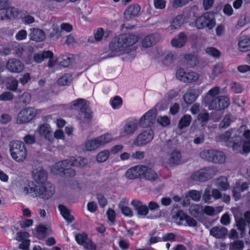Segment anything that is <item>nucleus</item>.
Here are the masks:
<instances>
[{
	"mask_svg": "<svg viewBox=\"0 0 250 250\" xmlns=\"http://www.w3.org/2000/svg\"><path fill=\"white\" fill-rule=\"evenodd\" d=\"M187 4L186 0H172L171 1V5L173 9L181 7Z\"/></svg>",
	"mask_w": 250,
	"mask_h": 250,
	"instance_id": "obj_58",
	"label": "nucleus"
},
{
	"mask_svg": "<svg viewBox=\"0 0 250 250\" xmlns=\"http://www.w3.org/2000/svg\"><path fill=\"white\" fill-rule=\"evenodd\" d=\"M216 22L213 13L206 12L203 15L197 18L195 25L198 29L205 27L208 29H212L215 25Z\"/></svg>",
	"mask_w": 250,
	"mask_h": 250,
	"instance_id": "obj_5",
	"label": "nucleus"
},
{
	"mask_svg": "<svg viewBox=\"0 0 250 250\" xmlns=\"http://www.w3.org/2000/svg\"><path fill=\"white\" fill-rule=\"evenodd\" d=\"M138 127V124L136 121H129L124 126V131L127 134H132Z\"/></svg>",
	"mask_w": 250,
	"mask_h": 250,
	"instance_id": "obj_39",
	"label": "nucleus"
},
{
	"mask_svg": "<svg viewBox=\"0 0 250 250\" xmlns=\"http://www.w3.org/2000/svg\"><path fill=\"white\" fill-rule=\"evenodd\" d=\"M118 37L124 48L133 45L138 41V36L131 34H123Z\"/></svg>",
	"mask_w": 250,
	"mask_h": 250,
	"instance_id": "obj_15",
	"label": "nucleus"
},
{
	"mask_svg": "<svg viewBox=\"0 0 250 250\" xmlns=\"http://www.w3.org/2000/svg\"><path fill=\"white\" fill-rule=\"evenodd\" d=\"M59 209L63 217L67 221L68 223H71L74 220V217L70 213L68 208L64 205H59Z\"/></svg>",
	"mask_w": 250,
	"mask_h": 250,
	"instance_id": "obj_33",
	"label": "nucleus"
},
{
	"mask_svg": "<svg viewBox=\"0 0 250 250\" xmlns=\"http://www.w3.org/2000/svg\"><path fill=\"white\" fill-rule=\"evenodd\" d=\"M215 185L218 188L222 190H226L229 187L228 179L225 176H221L218 178Z\"/></svg>",
	"mask_w": 250,
	"mask_h": 250,
	"instance_id": "obj_37",
	"label": "nucleus"
},
{
	"mask_svg": "<svg viewBox=\"0 0 250 250\" xmlns=\"http://www.w3.org/2000/svg\"><path fill=\"white\" fill-rule=\"evenodd\" d=\"M143 166L138 165L131 167L125 172V177L129 179L143 178Z\"/></svg>",
	"mask_w": 250,
	"mask_h": 250,
	"instance_id": "obj_14",
	"label": "nucleus"
},
{
	"mask_svg": "<svg viewBox=\"0 0 250 250\" xmlns=\"http://www.w3.org/2000/svg\"><path fill=\"white\" fill-rule=\"evenodd\" d=\"M207 53L213 57L219 58L221 55L220 52L213 47H207L206 49Z\"/></svg>",
	"mask_w": 250,
	"mask_h": 250,
	"instance_id": "obj_57",
	"label": "nucleus"
},
{
	"mask_svg": "<svg viewBox=\"0 0 250 250\" xmlns=\"http://www.w3.org/2000/svg\"><path fill=\"white\" fill-rule=\"evenodd\" d=\"M184 59L186 64L189 67L195 66L198 62L197 57L192 54H186L185 55Z\"/></svg>",
	"mask_w": 250,
	"mask_h": 250,
	"instance_id": "obj_38",
	"label": "nucleus"
},
{
	"mask_svg": "<svg viewBox=\"0 0 250 250\" xmlns=\"http://www.w3.org/2000/svg\"><path fill=\"white\" fill-rule=\"evenodd\" d=\"M210 234L217 239L224 238L228 233V229L223 227H214L210 230Z\"/></svg>",
	"mask_w": 250,
	"mask_h": 250,
	"instance_id": "obj_22",
	"label": "nucleus"
},
{
	"mask_svg": "<svg viewBox=\"0 0 250 250\" xmlns=\"http://www.w3.org/2000/svg\"><path fill=\"white\" fill-rule=\"evenodd\" d=\"M18 15V13L15 8H1L0 10V20H4L11 18H15Z\"/></svg>",
	"mask_w": 250,
	"mask_h": 250,
	"instance_id": "obj_20",
	"label": "nucleus"
},
{
	"mask_svg": "<svg viewBox=\"0 0 250 250\" xmlns=\"http://www.w3.org/2000/svg\"><path fill=\"white\" fill-rule=\"evenodd\" d=\"M215 139L217 142L225 143L227 146L232 147L236 152L241 149L243 139L240 136L234 133V129H229L221 135L216 136Z\"/></svg>",
	"mask_w": 250,
	"mask_h": 250,
	"instance_id": "obj_1",
	"label": "nucleus"
},
{
	"mask_svg": "<svg viewBox=\"0 0 250 250\" xmlns=\"http://www.w3.org/2000/svg\"><path fill=\"white\" fill-rule=\"evenodd\" d=\"M31 99V95L28 92H24L19 97L17 103L19 102L23 106H24L30 103Z\"/></svg>",
	"mask_w": 250,
	"mask_h": 250,
	"instance_id": "obj_41",
	"label": "nucleus"
},
{
	"mask_svg": "<svg viewBox=\"0 0 250 250\" xmlns=\"http://www.w3.org/2000/svg\"><path fill=\"white\" fill-rule=\"evenodd\" d=\"M175 147V144L171 140H168L163 146V150L166 152H169Z\"/></svg>",
	"mask_w": 250,
	"mask_h": 250,
	"instance_id": "obj_60",
	"label": "nucleus"
},
{
	"mask_svg": "<svg viewBox=\"0 0 250 250\" xmlns=\"http://www.w3.org/2000/svg\"><path fill=\"white\" fill-rule=\"evenodd\" d=\"M122 99L119 96H115L111 102L112 107L114 109H116L119 106L122 105Z\"/></svg>",
	"mask_w": 250,
	"mask_h": 250,
	"instance_id": "obj_62",
	"label": "nucleus"
},
{
	"mask_svg": "<svg viewBox=\"0 0 250 250\" xmlns=\"http://www.w3.org/2000/svg\"><path fill=\"white\" fill-rule=\"evenodd\" d=\"M141 10V7L138 4L129 5L125 9L124 17L126 20L129 21L139 15Z\"/></svg>",
	"mask_w": 250,
	"mask_h": 250,
	"instance_id": "obj_16",
	"label": "nucleus"
},
{
	"mask_svg": "<svg viewBox=\"0 0 250 250\" xmlns=\"http://www.w3.org/2000/svg\"><path fill=\"white\" fill-rule=\"evenodd\" d=\"M160 38V36L158 34H152L146 36L142 40V46L146 48L149 47L157 42Z\"/></svg>",
	"mask_w": 250,
	"mask_h": 250,
	"instance_id": "obj_19",
	"label": "nucleus"
},
{
	"mask_svg": "<svg viewBox=\"0 0 250 250\" xmlns=\"http://www.w3.org/2000/svg\"><path fill=\"white\" fill-rule=\"evenodd\" d=\"M97 198L101 207L104 208L107 205V200L102 193L97 194Z\"/></svg>",
	"mask_w": 250,
	"mask_h": 250,
	"instance_id": "obj_61",
	"label": "nucleus"
},
{
	"mask_svg": "<svg viewBox=\"0 0 250 250\" xmlns=\"http://www.w3.org/2000/svg\"><path fill=\"white\" fill-rule=\"evenodd\" d=\"M52 31L49 33V37L51 38H55L57 39L62 36V31L59 28V26L56 24L52 25Z\"/></svg>",
	"mask_w": 250,
	"mask_h": 250,
	"instance_id": "obj_40",
	"label": "nucleus"
},
{
	"mask_svg": "<svg viewBox=\"0 0 250 250\" xmlns=\"http://www.w3.org/2000/svg\"><path fill=\"white\" fill-rule=\"evenodd\" d=\"M38 131L39 134L41 136H44L46 139L50 141L53 139L50 127L47 124H44L41 125L39 128Z\"/></svg>",
	"mask_w": 250,
	"mask_h": 250,
	"instance_id": "obj_26",
	"label": "nucleus"
},
{
	"mask_svg": "<svg viewBox=\"0 0 250 250\" xmlns=\"http://www.w3.org/2000/svg\"><path fill=\"white\" fill-rule=\"evenodd\" d=\"M119 37L114 38L113 41L109 45V50L111 51L106 57H103V59H105L116 56L117 53L123 50L124 48L120 42Z\"/></svg>",
	"mask_w": 250,
	"mask_h": 250,
	"instance_id": "obj_13",
	"label": "nucleus"
},
{
	"mask_svg": "<svg viewBox=\"0 0 250 250\" xmlns=\"http://www.w3.org/2000/svg\"><path fill=\"white\" fill-rule=\"evenodd\" d=\"M69 166L83 167L87 164V160L85 158L79 157L77 158L71 157L68 159Z\"/></svg>",
	"mask_w": 250,
	"mask_h": 250,
	"instance_id": "obj_29",
	"label": "nucleus"
},
{
	"mask_svg": "<svg viewBox=\"0 0 250 250\" xmlns=\"http://www.w3.org/2000/svg\"><path fill=\"white\" fill-rule=\"evenodd\" d=\"M187 38L184 32H181L178 35V39H173L171 41V45L176 48H181L184 46L187 42Z\"/></svg>",
	"mask_w": 250,
	"mask_h": 250,
	"instance_id": "obj_27",
	"label": "nucleus"
},
{
	"mask_svg": "<svg viewBox=\"0 0 250 250\" xmlns=\"http://www.w3.org/2000/svg\"><path fill=\"white\" fill-rule=\"evenodd\" d=\"M31 32L29 34L31 40L37 42H41L45 39V36L42 30L38 28H33L32 30L31 29Z\"/></svg>",
	"mask_w": 250,
	"mask_h": 250,
	"instance_id": "obj_25",
	"label": "nucleus"
},
{
	"mask_svg": "<svg viewBox=\"0 0 250 250\" xmlns=\"http://www.w3.org/2000/svg\"><path fill=\"white\" fill-rule=\"evenodd\" d=\"M212 169L210 168H204L193 173L191 179L199 182H205L212 177Z\"/></svg>",
	"mask_w": 250,
	"mask_h": 250,
	"instance_id": "obj_11",
	"label": "nucleus"
},
{
	"mask_svg": "<svg viewBox=\"0 0 250 250\" xmlns=\"http://www.w3.org/2000/svg\"><path fill=\"white\" fill-rule=\"evenodd\" d=\"M55 192V187L49 182L37 186L36 196L45 200L51 198Z\"/></svg>",
	"mask_w": 250,
	"mask_h": 250,
	"instance_id": "obj_7",
	"label": "nucleus"
},
{
	"mask_svg": "<svg viewBox=\"0 0 250 250\" xmlns=\"http://www.w3.org/2000/svg\"><path fill=\"white\" fill-rule=\"evenodd\" d=\"M239 49L242 52L250 50V39L247 37H242L238 43Z\"/></svg>",
	"mask_w": 250,
	"mask_h": 250,
	"instance_id": "obj_31",
	"label": "nucleus"
},
{
	"mask_svg": "<svg viewBox=\"0 0 250 250\" xmlns=\"http://www.w3.org/2000/svg\"><path fill=\"white\" fill-rule=\"evenodd\" d=\"M238 211L237 209L234 210L233 211L235 220L236 222V226L238 229L240 231L241 237H243L245 235V231L246 229V222L243 218H238L236 213Z\"/></svg>",
	"mask_w": 250,
	"mask_h": 250,
	"instance_id": "obj_24",
	"label": "nucleus"
},
{
	"mask_svg": "<svg viewBox=\"0 0 250 250\" xmlns=\"http://www.w3.org/2000/svg\"><path fill=\"white\" fill-rule=\"evenodd\" d=\"M109 152L108 150H104L99 153L96 157L98 162L103 163L105 162L108 158Z\"/></svg>",
	"mask_w": 250,
	"mask_h": 250,
	"instance_id": "obj_51",
	"label": "nucleus"
},
{
	"mask_svg": "<svg viewBox=\"0 0 250 250\" xmlns=\"http://www.w3.org/2000/svg\"><path fill=\"white\" fill-rule=\"evenodd\" d=\"M181 160V154L180 151L174 150L170 154L169 162L171 165H179Z\"/></svg>",
	"mask_w": 250,
	"mask_h": 250,
	"instance_id": "obj_35",
	"label": "nucleus"
},
{
	"mask_svg": "<svg viewBox=\"0 0 250 250\" xmlns=\"http://www.w3.org/2000/svg\"><path fill=\"white\" fill-rule=\"evenodd\" d=\"M75 240L79 244L84 246L87 240V235L85 233L77 234Z\"/></svg>",
	"mask_w": 250,
	"mask_h": 250,
	"instance_id": "obj_49",
	"label": "nucleus"
},
{
	"mask_svg": "<svg viewBox=\"0 0 250 250\" xmlns=\"http://www.w3.org/2000/svg\"><path fill=\"white\" fill-rule=\"evenodd\" d=\"M154 133L152 130H145L140 133L134 141V144L138 146H144L153 139Z\"/></svg>",
	"mask_w": 250,
	"mask_h": 250,
	"instance_id": "obj_9",
	"label": "nucleus"
},
{
	"mask_svg": "<svg viewBox=\"0 0 250 250\" xmlns=\"http://www.w3.org/2000/svg\"><path fill=\"white\" fill-rule=\"evenodd\" d=\"M53 53L51 51H44L42 53H36L33 57L34 61L37 62H41L44 59L53 57Z\"/></svg>",
	"mask_w": 250,
	"mask_h": 250,
	"instance_id": "obj_34",
	"label": "nucleus"
},
{
	"mask_svg": "<svg viewBox=\"0 0 250 250\" xmlns=\"http://www.w3.org/2000/svg\"><path fill=\"white\" fill-rule=\"evenodd\" d=\"M8 88L13 91L17 90V86L18 85V81L15 78H9L7 83Z\"/></svg>",
	"mask_w": 250,
	"mask_h": 250,
	"instance_id": "obj_53",
	"label": "nucleus"
},
{
	"mask_svg": "<svg viewBox=\"0 0 250 250\" xmlns=\"http://www.w3.org/2000/svg\"><path fill=\"white\" fill-rule=\"evenodd\" d=\"M203 103L209 110H221L227 108L230 104L229 98L226 96H219L212 99H203Z\"/></svg>",
	"mask_w": 250,
	"mask_h": 250,
	"instance_id": "obj_3",
	"label": "nucleus"
},
{
	"mask_svg": "<svg viewBox=\"0 0 250 250\" xmlns=\"http://www.w3.org/2000/svg\"><path fill=\"white\" fill-rule=\"evenodd\" d=\"M198 96L197 90L193 88H189L183 96L186 103L188 104H192Z\"/></svg>",
	"mask_w": 250,
	"mask_h": 250,
	"instance_id": "obj_21",
	"label": "nucleus"
},
{
	"mask_svg": "<svg viewBox=\"0 0 250 250\" xmlns=\"http://www.w3.org/2000/svg\"><path fill=\"white\" fill-rule=\"evenodd\" d=\"M89 106L87 102L83 99H79L73 102L71 104L70 108L74 109L76 107L80 109V112L85 109V107Z\"/></svg>",
	"mask_w": 250,
	"mask_h": 250,
	"instance_id": "obj_32",
	"label": "nucleus"
},
{
	"mask_svg": "<svg viewBox=\"0 0 250 250\" xmlns=\"http://www.w3.org/2000/svg\"><path fill=\"white\" fill-rule=\"evenodd\" d=\"M119 207L121 209L122 212L125 216L130 217L133 216V211L131 209L128 207L125 206L122 202L120 203Z\"/></svg>",
	"mask_w": 250,
	"mask_h": 250,
	"instance_id": "obj_56",
	"label": "nucleus"
},
{
	"mask_svg": "<svg viewBox=\"0 0 250 250\" xmlns=\"http://www.w3.org/2000/svg\"><path fill=\"white\" fill-rule=\"evenodd\" d=\"M187 72L182 68L178 69L176 72V78L182 82L186 83Z\"/></svg>",
	"mask_w": 250,
	"mask_h": 250,
	"instance_id": "obj_54",
	"label": "nucleus"
},
{
	"mask_svg": "<svg viewBox=\"0 0 250 250\" xmlns=\"http://www.w3.org/2000/svg\"><path fill=\"white\" fill-rule=\"evenodd\" d=\"M72 76L70 74H65L58 80V83L60 85H66L70 83L72 80Z\"/></svg>",
	"mask_w": 250,
	"mask_h": 250,
	"instance_id": "obj_45",
	"label": "nucleus"
},
{
	"mask_svg": "<svg viewBox=\"0 0 250 250\" xmlns=\"http://www.w3.org/2000/svg\"><path fill=\"white\" fill-rule=\"evenodd\" d=\"M62 61L61 62L60 64L65 67H69L71 65L75 60L74 55L67 54L62 56Z\"/></svg>",
	"mask_w": 250,
	"mask_h": 250,
	"instance_id": "obj_36",
	"label": "nucleus"
},
{
	"mask_svg": "<svg viewBox=\"0 0 250 250\" xmlns=\"http://www.w3.org/2000/svg\"><path fill=\"white\" fill-rule=\"evenodd\" d=\"M230 85L231 90L234 93H240L243 91V88L239 83H232Z\"/></svg>",
	"mask_w": 250,
	"mask_h": 250,
	"instance_id": "obj_59",
	"label": "nucleus"
},
{
	"mask_svg": "<svg viewBox=\"0 0 250 250\" xmlns=\"http://www.w3.org/2000/svg\"><path fill=\"white\" fill-rule=\"evenodd\" d=\"M143 178L150 181H155L158 178L157 174L151 168L143 166Z\"/></svg>",
	"mask_w": 250,
	"mask_h": 250,
	"instance_id": "obj_28",
	"label": "nucleus"
},
{
	"mask_svg": "<svg viewBox=\"0 0 250 250\" xmlns=\"http://www.w3.org/2000/svg\"><path fill=\"white\" fill-rule=\"evenodd\" d=\"M220 92V88L219 86H215L210 89L207 93L206 95L203 99H206L207 97L208 99H212L217 97Z\"/></svg>",
	"mask_w": 250,
	"mask_h": 250,
	"instance_id": "obj_46",
	"label": "nucleus"
},
{
	"mask_svg": "<svg viewBox=\"0 0 250 250\" xmlns=\"http://www.w3.org/2000/svg\"><path fill=\"white\" fill-rule=\"evenodd\" d=\"M200 77V75L194 71H190L187 72L186 83H192L197 81Z\"/></svg>",
	"mask_w": 250,
	"mask_h": 250,
	"instance_id": "obj_42",
	"label": "nucleus"
},
{
	"mask_svg": "<svg viewBox=\"0 0 250 250\" xmlns=\"http://www.w3.org/2000/svg\"><path fill=\"white\" fill-rule=\"evenodd\" d=\"M157 122L163 126H166L170 123V120L167 116L160 117L158 118Z\"/></svg>",
	"mask_w": 250,
	"mask_h": 250,
	"instance_id": "obj_64",
	"label": "nucleus"
},
{
	"mask_svg": "<svg viewBox=\"0 0 250 250\" xmlns=\"http://www.w3.org/2000/svg\"><path fill=\"white\" fill-rule=\"evenodd\" d=\"M33 176L34 180L39 185L47 183V174L46 172L41 168H36L33 172Z\"/></svg>",
	"mask_w": 250,
	"mask_h": 250,
	"instance_id": "obj_17",
	"label": "nucleus"
},
{
	"mask_svg": "<svg viewBox=\"0 0 250 250\" xmlns=\"http://www.w3.org/2000/svg\"><path fill=\"white\" fill-rule=\"evenodd\" d=\"M202 192L195 190H191L188 192V195L189 197L195 201L200 200Z\"/></svg>",
	"mask_w": 250,
	"mask_h": 250,
	"instance_id": "obj_55",
	"label": "nucleus"
},
{
	"mask_svg": "<svg viewBox=\"0 0 250 250\" xmlns=\"http://www.w3.org/2000/svg\"><path fill=\"white\" fill-rule=\"evenodd\" d=\"M9 151L12 158L17 162H22L26 158L27 150L23 142L15 140L9 144Z\"/></svg>",
	"mask_w": 250,
	"mask_h": 250,
	"instance_id": "obj_2",
	"label": "nucleus"
},
{
	"mask_svg": "<svg viewBox=\"0 0 250 250\" xmlns=\"http://www.w3.org/2000/svg\"><path fill=\"white\" fill-rule=\"evenodd\" d=\"M37 190V186H35L33 182H29L27 186L23 188V191L25 192V194L34 193L35 195Z\"/></svg>",
	"mask_w": 250,
	"mask_h": 250,
	"instance_id": "obj_50",
	"label": "nucleus"
},
{
	"mask_svg": "<svg viewBox=\"0 0 250 250\" xmlns=\"http://www.w3.org/2000/svg\"><path fill=\"white\" fill-rule=\"evenodd\" d=\"M244 243L242 240H235L229 244V250H243Z\"/></svg>",
	"mask_w": 250,
	"mask_h": 250,
	"instance_id": "obj_47",
	"label": "nucleus"
},
{
	"mask_svg": "<svg viewBox=\"0 0 250 250\" xmlns=\"http://www.w3.org/2000/svg\"><path fill=\"white\" fill-rule=\"evenodd\" d=\"M112 141L111 134L109 133L101 135L93 140H88L85 144V148L87 151H92L104 146Z\"/></svg>",
	"mask_w": 250,
	"mask_h": 250,
	"instance_id": "obj_4",
	"label": "nucleus"
},
{
	"mask_svg": "<svg viewBox=\"0 0 250 250\" xmlns=\"http://www.w3.org/2000/svg\"><path fill=\"white\" fill-rule=\"evenodd\" d=\"M81 115H83V118L89 123L92 118L93 112L91 111L89 106L85 107V109L80 112Z\"/></svg>",
	"mask_w": 250,
	"mask_h": 250,
	"instance_id": "obj_52",
	"label": "nucleus"
},
{
	"mask_svg": "<svg viewBox=\"0 0 250 250\" xmlns=\"http://www.w3.org/2000/svg\"><path fill=\"white\" fill-rule=\"evenodd\" d=\"M14 96L10 92H5L0 95V101H11L13 99Z\"/></svg>",
	"mask_w": 250,
	"mask_h": 250,
	"instance_id": "obj_63",
	"label": "nucleus"
},
{
	"mask_svg": "<svg viewBox=\"0 0 250 250\" xmlns=\"http://www.w3.org/2000/svg\"><path fill=\"white\" fill-rule=\"evenodd\" d=\"M156 110L151 109L146 113L140 119L139 124L142 127H148L156 121Z\"/></svg>",
	"mask_w": 250,
	"mask_h": 250,
	"instance_id": "obj_10",
	"label": "nucleus"
},
{
	"mask_svg": "<svg viewBox=\"0 0 250 250\" xmlns=\"http://www.w3.org/2000/svg\"><path fill=\"white\" fill-rule=\"evenodd\" d=\"M191 121V117L190 115H185L180 120L178 127L182 129L185 127L188 126Z\"/></svg>",
	"mask_w": 250,
	"mask_h": 250,
	"instance_id": "obj_44",
	"label": "nucleus"
},
{
	"mask_svg": "<svg viewBox=\"0 0 250 250\" xmlns=\"http://www.w3.org/2000/svg\"><path fill=\"white\" fill-rule=\"evenodd\" d=\"M131 204L134 207V209L137 211L138 215L140 216H146L148 213L147 206L143 205V203L138 200H133Z\"/></svg>",
	"mask_w": 250,
	"mask_h": 250,
	"instance_id": "obj_18",
	"label": "nucleus"
},
{
	"mask_svg": "<svg viewBox=\"0 0 250 250\" xmlns=\"http://www.w3.org/2000/svg\"><path fill=\"white\" fill-rule=\"evenodd\" d=\"M69 166L68 159L59 161L55 163L52 169V171L55 174L61 171H64V170Z\"/></svg>",
	"mask_w": 250,
	"mask_h": 250,
	"instance_id": "obj_30",
	"label": "nucleus"
},
{
	"mask_svg": "<svg viewBox=\"0 0 250 250\" xmlns=\"http://www.w3.org/2000/svg\"><path fill=\"white\" fill-rule=\"evenodd\" d=\"M176 54L170 52L167 54L162 60V63L166 66L170 65L176 60Z\"/></svg>",
	"mask_w": 250,
	"mask_h": 250,
	"instance_id": "obj_43",
	"label": "nucleus"
},
{
	"mask_svg": "<svg viewBox=\"0 0 250 250\" xmlns=\"http://www.w3.org/2000/svg\"><path fill=\"white\" fill-rule=\"evenodd\" d=\"M200 155L203 158L210 162L222 164L225 161L224 154L216 150H204L200 153Z\"/></svg>",
	"mask_w": 250,
	"mask_h": 250,
	"instance_id": "obj_6",
	"label": "nucleus"
},
{
	"mask_svg": "<svg viewBox=\"0 0 250 250\" xmlns=\"http://www.w3.org/2000/svg\"><path fill=\"white\" fill-rule=\"evenodd\" d=\"M183 23V17L181 15H178L174 18L170 25L171 29H177L180 27Z\"/></svg>",
	"mask_w": 250,
	"mask_h": 250,
	"instance_id": "obj_48",
	"label": "nucleus"
},
{
	"mask_svg": "<svg viewBox=\"0 0 250 250\" xmlns=\"http://www.w3.org/2000/svg\"><path fill=\"white\" fill-rule=\"evenodd\" d=\"M5 66L7 70L11 73H19L24 68V64L20 60L15 58L9 59Z\"/></svg>",
	"mask_w": 250,
	"mask_h": 250,
	"instance_id": "obj_12",
	"label": "nucleus"
},
{
	"mask_svg": "<svg viewBox=\"0 0 250 250\" xmlns=\"http://www.w3.org/2000/svg\"><path fill=\"white\" fill-rule=\"evenodd\" d=\"M236 118L231 113H229L225 115L223 120L219 125V129H226L229 127L231 123L234 122Z\"/></svg>",
	"mask_w": 250,
	"mask_h": 250,
	"instance_id": "obj_23",
	"label": "nucleus"
},
{
	"mask_svg": "<svg viewBox=\"0 0 250 250\" xmlns=\"http://www.w3.org/2000/svg\"><path fill=\"white\" fill-rule=\"evenodd\" d=\"M36 110L33 107H26L22 109L18 114L17 123L24 124L29 122L36 116Z\"/></svg>",
	"mask_w": 250,
	"mask_h": 250,
	"instance_id": "obj_8",
	"label": "nucleus"
}]
</instances>
